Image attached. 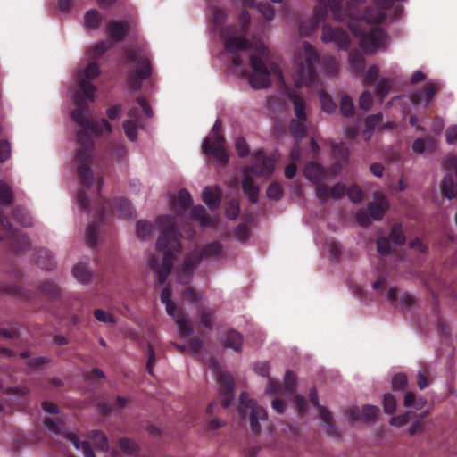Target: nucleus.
<instances>
[{
    "mask_svg": "<svg viewBox=\"0 0 457 457\" xmlns=\"http://www.w3.org/2000/svg\"><path fill=\"white\" fill-rule=\"evenodd\" d=\"M100 73L99 65L96 62L88 63L79 79V89L74 95L75 109L71 112V119L81 127L77 133V160L82 161L79 167V173L85 183L91 174L85 169V162H88L90 150L93 146L91 133L98 136L107 131L112 132V125L105 120H94L88 117L89 104L95 100L96 87L87 79H95Z\"/></svg>",
    "mask_w": 457,
    "mask_h": 457,
    "instance_id": "1",
    "label": "nucleus"
},
{
    "mask_svg": "<svg viewBox=\"0 0 457 457\" xmlns=\"http://www.w3.org/2000/svg\"><path fill=\"white\" fill-rule=\"evenodd\" d=\"M93 151H94V145L92 146L90 150V157L88 162H85L84 167L85 169L90 170V175L87 179V181L84 183L79 176V167L81 164L82 161L77 160V154L74 157V165L77 168V174L79 177V179L81 184V189L79 191L77 195V202L79 205V207L82 210L89 211L91 208V204H94V206L96 208V212L97 214V217L100 221H103L107 212L111 211L112 213L117 212L119 215L124 218H129L133 216V208L130 204V203L126 198H115L113 200H103L100 195V190L101 187L104 183V180L102 178L98 179L96 190L93 191L91 190V187L94 184V174L91 170V163H92V156H93Z\"/></svg>",
    "mask_w": 457,
    "mask_h": 457,
    "instance_id": "2",
    "label": "nucleus"
},
{
    "mask_svg": "<svg viewBox=\"0 0 457 457\" xmlns=\"http://www.w3.org/2000/svg\"><path fill=\"white\" fill-rule=\"evenodd\" d=\"M156 222L161 229L156 249L162 257L160 259L157 255L151 256L149 266L155 272L159 284L162 285L173 268L174 260L181 251L180 234L175 218L171 215L159 216Z\"/></svg>",
    "mask_w": 457,
    "mask_h": 457,
    "instance_id": "3",
    "label": "nucleus"
},
{
    "mask_svg": "<svg viewBox=\"0 0 457 457\" xmlns=\"http://www.w3.org/2000/svg\"><path fill=\"white\" fill-rule=\"evenodd\" d=\"M364 0H318L319 4L313 10V15L299 25V32L303 37L311 36L324 21L330 12L338 21L346 17H357V5Z\"/></svg>",
    "mask_w": 457,
    "mask_h": 457,
    "instance_id": "4",
    "label": "nucleus"
},
{
    "mask_svg": "<svg viewBox=\"0 0 457 457\" xmlns=\"http://www.w3.org/2000/svg\"><path fill=\"white\" fill-rule=\"evenodd\" d=\"M250 24L249 12L243 10L238 16L237 23L220 28V34L224 40V48L227 52L236 54L239 51L253 49V42L246 37L249 34Z\"/></svg>",
    "mask_w": 457,
    "mask_h": 457,
    "instance_id": "5",
    "label": "nucleus"
},
{
    "mask_svg": "<svg viewBox=\"0 0 457 457\" xmlns=\"http://www.w3.org/2000/svg\"><path fill=\"white\" fill-rule=\"evenodd\" d=\"M124 54L126 62L135 65V70L127 76L128 85L132 90H139L153 72L151 54L148 49L138 46L136 49H125Z\"/></svg>",
    "mask_w": 457,
    "mask_h": 457,
    "instance_id": "6",
    "label": "nucleus"
},
{
    "mask_svg": "<svg viewBox=\"0 0 457 457\" xmlns=\"http://www.w3.org/2000/svg\"><path fill=\"white\" fill-rule=\"evenodd\" d=\"M255 162L251 166L245 167L242 179V189L247 195L252 204H256L259 200V187L255 184L252 175L270 176L275 169V162L271 158L266 157L262 151L255 154Z\"/></svg>",
    "mask_w": 457,
    "mask_h": 457,
    "instance_id": "7",
    "label": "nucleus"
},
{
    "mask_svg": "<svg viewBox=\"0 0 457 457\" xmlns=\"http://www.w3.org/2000/svg\"><path fill=\"white\" fill-rule=\"evenodd\" d=\"M269 56V49L261 45L256 48V53L250 57L251 66L253 70L249 77V83L255 89L267 88L271 85L270 74L282 79V71L276 64L267 66L264 59Z\"/></svg>",
    "mask_w": 457,
    "mask_h": 457,
    "instance_id": "8",
    "label": "nucleus"
},
{
    "mask_svg": "<svg viewBox=\"0 0 457 457\" xmlns=\"http://www.w3.org/2000/svg\"><path fill=\"white\" fill-rule=\"evenodd\" d=\"M304 60L295 59V85L296 87H315L319 81L315 65L319 61L315 48L309 43H303Z\"/></svg>",
    "mask_w": 457,
    "mask_h": 457,
    "instance_id": "9",
    "label": "nucleus"
},
{
    "mask_svg": "<svg viewBox=\"0 0 457 457\" xmlns=\"http://www.w3.org/2000/svg\"><path fill=\"white\" fill-rule=\"evenodd\" d=\"M202 149L204 154L213 156L220 165L228 163V156L225 149V138L222 135L220 120L215 121L211 135L203 143Z\"/></svg>",
    "mask_w": 457,
    "mask_h": 457,
    "instance_id": "10",
    "label": "nucleus"
},
{
    "mask_svg": "<svg viewBox=\"0 0 457 457\" xmlns=\"http://www.w3.org/2000/svg\"><path fill=\"white\" fill-rule=\"evenodd\" d=\"M239 414L243 420L248 419L253 433H259L261 422H266L268 419L266 411L251 399L247 393H242L240 395Z\"/></svg>",
    "mask_w": 457,
    "mask_h": 457,
    "instance_id": "11",
    "label": "nucleus"
},
{
    "mask_svg": "<svg viewBox=\"0 0 457 457\" xmlns=\"http://www.w3.org/2000/svg\"><path fill=\"white\" fill-rule=\"evenodd\" d=\"M304 177L315 185L316 196L322 204L328 199V186L324 183L326 172L322 165L315 162H308L303 169Z\"/></svg>",
    "mask_w": 457,
    "mask_h": 457,
    "instance_id": "12",
    "label": "nucleus"
},
{
    "mask_svg": "<svg viewBox=\"0 0 457 457\" xmlns=\"http://www.w3.org/2000/svg\"><path fill=\"white\" fill-rule=\"evenodd\" d=\"M210 367L212 368L217 373L220 390L222 395L221 405L223 408H228L230 405L233 398V391L235 386L234 379L229 373L221 371L214 359L210 361Z\"/></svg>",
    "mask_w": 457,
    "mask_h": 457,
    "instance_id": "13",
    "label": "nucleus"
},
{
    "mask_svg": "<svg viewBox=\"0 0 457 457\" xmlns=\"http://www.w3.org/2000/svg\"><path fill=\"white\" fill-rule=\"evenodd\" d=\"M374 4L378 9L367 8L363 12L361 18L368 23L378 25L386 20V11L393 7L394 0H374Z\"/></svg>",
    "mask_w": 457,
    "mask_h": 457,
    "instance_id": "14",
    "label": "nucleus"
},
{
    "mask_svg": "<svg viewBox=\"0 0 457 457\" xmlns=\"http://www.w3.org/2000/svg\"><path fill=\"white\" fill-rule=\"evenodd\" d=\"M321 39L324 43H335L341 49H346L350 45L349 36L345 29L329 25L323 26Z\"/></svg>",
    "mask_w": 457,
    "mask_h": 457,
    "instance_id": "15",
    "label": "nucleus"
},
{
    "mask_svg": "<svg viewBox=\"0 0 457 457\" xmlns=\"http://www.w3.org/2000/svg\"><path fill=\"white\" fill-rule=\"evenodd\" d=\"M445 166L447 169H454L457 177V158L447 157L445 160ZM442 192L449 199L457 196V181L451 173H446L442 181Z\"/></svg>",
    "mask_w": 457,
    "mask_h": 457,
    "instance_id": "16",
    "label": "nucleus"
},
{
    "mask_svg": "<svg viewBox=\"0 0 457 457\" xmlns=\"http://www.w3.org/2000/svg\"><path fill=\"white\" fill-rule=\"evenodd\" d=\"M386 37V33L383 29L379 27L372 28L370 31L361 39V47L364 52L372 54L384 43Z\"/></svg>",
    "mask_w": 457,
    "mask_h": 457,
    "instance_id": "17",
    "label": "nucleus"
},
{
    "mask_svg": "<svg viewBox=\"0 0 457 457\" xmlns=\"http://www.w3.org/2000/svg\"><path fill=\"white\" fill-rule=\"evenodd\" d=\"M201 262V256L197 253L190 252L184 259L182 266L178 270V280L183 285L190 282L195 269Z\"/></svg>",
    "mask_w": 457,
    "mask_h": 457,
    "instance_id": "18",
    "label": "nucleus"
},
{
    "mask_svg": "<svg viewBox=\"0 0 457 457\" xmlns=\"http://www.w3.org/2000/svg\"><path fill=\"white\" fill-rule=\"evenodd\" d=\"M309 396H310V401H311L312 404L314 407H316L319 411V417L326 424V426L328 428V433L333 436H338L337 429L333 424V419H332L331 413L326 407H324L319 403L318 392H317L316 388L313 387L310 390Z\"/></svg>",
    "mask_w": 457,
    "mask_h": 457,
    "instance_id": "19",
    "label": "nucleus"
},
{
    "mask_svg": "<svg viewBox=\"0 0 457 457\" xmlns=\"http://www.w3.org/2000/svg\"><path fill=\"white\" fill-rule=\"evenodd\" d=\"M439 89L438 84L435 82L426 83L421 89L414 91L411 95V101L413 104L428 105Z\"/></svg>",
    "mask_w": 457,
    "mask_h": 457,
    "instance_id": "20",
    "label": "nucleus"
},
{
    "mask_svg": "<svg viewBox=\"0 0 457 457\" xmlns=\"http://www.w3.org/2000/svg\"><path fill=\"white\" fill-rule=\"evenodd\" d=\"M129 29L130 23L128 21H110L106 24V33L116 43L123 41Z\"/></svg>",
    "mask_w": 457,
    "mask_h": 457,
    "instance_id": "21",
    "label": "nucleus"
},
{
    "mask_svg": "<svg viewBox=\"0 0 457 457\" xmlns=\"http://www.w3.org/2000/svg\"><path fill=\"white\" fill-rule=\"evenodd\" d=\"M388 207V202L383 196L378 201L369 203L367 205V211L372 220H380L383 219Z\"/></svg>",
    "mask_w": 457,
    "mask_h": 457,
    "instance_id": "22",
    "label": "nucleus"
},
{
    "mask_svg": "<svg viewBox=\"0 0 457 457\" xmlns=\"http://www.w3.org/2000/svg\"><path fill=\"white\" fill-rule=\"evenodd\" d=\"M379 413V408L374 405H365L361 411L358 409L351 411V419L353 421L362 420L370 421L376 420Z\"/></svg>",
    "mask_w": 457,
    "mask_h": 457,
    "instance_id": "23",
    "label": "nucleus"
},
{
    "mask_svg": "<svg viewBox=\"0 0 457 457\" xmlns=\"http://www.w3.org/2000/svg\"><path fill=\"white\" fill-rule=\"evenodd\" d=\"M137 102L138 106L132 107L128 112L130 120H134L135 122H138L140 120L142 112H144L147 118L152 117L153 112L146 100L144 97H138Z\"/></svg>",
    "mask_w": 457,
    "mask_h": 457,
    "instance_id": "24",
    "label": "nucleus"
},
{
    "mask_svg": "<svg viewBox=\"0 0 457 457\" xmlns=\"http://www.w3.org/2000/svg\"><path fill=\"white\" fill-rule=\"evenodd\" d=\"M203 201L210 209H217L221 202L220 189L218 187H205L203 191Z\"/></svg>",
    "mask_w": 457,
    "mask_h": 457,
    "instance_id": "25",
    "label": "nucleus"
},
{
    "mask_svg": "<svg viewBox=\"0 0 457 457\" xmlns=\"http://www.w3.org/2000/svg\"><path fill=\"white\" fill-rule=\"evenodd\" d=\"M60 287L52 281H42L37 287L40 296L48 300L57 299L60 296Z\"/></svg>",
    "mask_w": 457,
    "mask_h": 457,
    "instance_id": "26",
    "label": "nucleus"
},
{
    "mask_svg": "<svg viewBox=\"0 0 457 457\" xmlns=\"http://www.w3.org/2000/svg\"><path fill=\"white\" fill-rule=\"evenodd\" d=\"M225 347L240 352L243 344V336L235 329L228 330L222 340Z\"/></svg>",
    "mask_w": 457,
    "mask_h": 457,
    "instance_id": "27",
    "label": "nucleus"
},
{
    "mask_svg": "<svg viewBox=\"0 0 457 457\" xmlns=\"http://www.w3.org/2000/svg\"><path fill=\"white\" fill-rule=\"evenodd\" d=\"M223 246L219 241H213L205 245L200 251L195 250L193 253H197L201 256V260L204 257H219L222 254Z\"/></svg>",
    "mask_w": 457,
    "mask_h": 457,
    "instance_id": "28",
    "label": "nucleus"
},
{
    "mask_svg": "<svg viewBox=\"0 0 457 457\" xmlns=\"http://www.w3.org/2000/svg\"><path fill=\"white\" fill-rule=\"evenodd\" d=\"M126 405L127 399L123 396H117L114 403L101 402L99 403L98 407L103 415H108L116 410L123 409Z\"/></svg>",
    "mask_w": 457,
    "mask_h": 457,
    "instance_id": "29",
    "label": "nucleus"
},
{
    "mask_svg": "<svg viewBox=\"0 0 457 457\" xmlns=\"http://www.w3.org/2000/svg\"><path fill=\"white\" fill-rule=\"evenodd\" d=\"M37 263L38 267L46 270H51L55 266L53 255L46 249H40L37 252Z\"/></svg>",
    "mask_w": 457,
    "mask_h": 457,
    "instance_id": "30",
    "label": "nucleus"
},
{
    "mask_svg": "<svg viewBox=\"0 0 457 457\" xmlns=\"http://www.w3.org/2000/svg\"><path fill=\"white\" fill-rule=\"evenodd\" d=\"M67 438L76 449H80L82 451L84 457H96L87 441L81 442L78 436L74 433H69Z\"/></svg>",
    "mask_w": 457,
    "mask_h": 457,
    "instance_id": "31",
    "label": "nucleus"
},
{
    "mask_svg": "<svg viewBox=\"0 0 457 457\" xmlns=\"http://www.w3.org/2000/svg\"><path fill=\"white\" fill-rule=\"evenodd\" d=\"M190 217L193 220L199 221L202 227H207L212 224L211 216L206 212L205 208L202 205L194 206L191 210Z\"/></svg>",
    "mask_w": 457,
    "mask_h": 457,
    "instance_id": "32",
    "label": "nucleus"
},
{
    "mask_svg": "<svg viewBox=\"0 0 457 457\" xmlns=\"http://www.w3.org/2000/svg\"><path fill=\"white\" fill-rule=\"evenodd\" d=\"M383 115L378 112L376 114L369 115L365 119V129L363 131V136L365 140H370L375 128L382 122Z\"/></svg>",
    "mask_w": 457,
    "mask_h": 457,
    "instance_id": "33",
    "label": "nucleus"
},
{
    "mask_svg": "<svg viewBox=\"0 0 457 457\" xmlns=\"http://www.w3.org/2000/svg\"><path fill=\"white\" fill-rule=\"evenodd\" d=\"M102 20L101 13L95 9L87 11L84 15V24L87 29H96L102 23Z\"/></svg>",
    "mask_w": 457,
    "mask_h": 457,
    "instance_id": "34",
    "label": "nucleus"
},
{
    "mask_svg": "<svg viewBox=\"0 0 457 457\" xmlns=\"http://www.w3.org/2000/svg\"><path fill=\"white\" fill-rule=\"evenodd\" d=\"M89 437L96 449L103 452L109 450L108 438L102 431L93 430L90 432Z\"/></svg>",
    "mask_w": 457,
    "mask_h": 457,
    "instance_id": "35",
    "label": "nucleus"
},
{
    "mask_svg": "<svg viewBox=\"0 0 457 457\" xmlns=\"http://www.w3.org/2000/svg\"><path fill=\"white\" fill-rule=\"evenodd\" d=\"M306 120L293 119L290 122L289 129L291 135L296 138L301 139L306 136L307 129L305 125Z\"/></svg>",
    "mask_w": 457,
    "mask_h": 457,
    "instance_id": "36",
    "label": "nucleus"
},
{
    "mask_svg": "<svg viewBox=\"0 0 457 457\" xmlns=\"http://www.w3.org/2000/svg\"><path fill=\"white\" fill-rule=\"evenodd\" d=\"M349 62L353 71L356 73H362L366 63L364 56L358 51H352L349 54Z\"/></svg>",
    "mask_w": 457,
    "mask_h": 457,
    "instance_id": "37",
    "label": "nucleus"
},
{
    "mask_svg": "<svg viewBox=\"0 0 457 457\" xmlns=\"http://www.w3.org/2000/svg\"><path fill=\"white\" fill-rule=\"evenodd\" d=\"M289 98L294 106V112L296 117L295 119L307 120L305 112L306 106L303 98L296 94H291Z\"/></svg>",
    "mask_w": 457,
    "mask_h": 457,
    "instance_id": "38",
    "label": "nucleus"
},
{
    "mask_svg": "<svg viewBox=\"0 0 457 457\" xmlns=\"http://www.w3.org/2000/svg\"><path fill=\"white\" fill-rule=\"evenodd\" d=\"M99 232V223L98 221H91L87 228H86V242L89 247H94L97 244Z\"/></svg>",
    "mask_w": 457,
    "mask_h": 457,
    "instance_id": "39",
    "label": "nucleus"
},
{
    "mask_svg": "<svg viewBox=\"0 0 457 457\" xmlns=\"http://www.w3.org/2000/svg\"><path fill=\"white\" fill-rule=\"evenodd\" d=\"M72 273L75 278L83 284L87 283L92 277V274L87 265L82 262H79L73 267Z\"/></svg>",
    "mask_w": 457,
    "mask_h": 457,
    "instance_id": "40",
    "label": "nucleus"
},
{
    "mask_svg": "<svg viewBox=\"0 0 457 457\" xmlns=\"http://www.w3.org/2000/svg\"><path fill=\"white\" fill-rule=\"evenodd\" d=\"M13 219L23 227H30L33 224L32 218L28 212L20 206H16L12 210Z\"/></svg>",
    "mask_w": 457,
    "mask_h": 457,
    "instance_id": "41",
    "label": "nucleus"
},
{
    "mask_svg": "<svg viewBox=\"0 0 457 457\" xmlns=\"http://www.w3.org/2000/svg\"><path fill=\"white\" fill-rule=\"evenodd\" d=\"M13 202V193L11 186L0 180V205L8 206Z\"/></svg>",
    "mask_w": 457,
    "mask_h": 457,
    "instance_id": "42",
    "label": "nucleus"
},
{
    "mask_svg": "<svg viewBox=\"0 0 457 457\" xmlns=\"http://www.w3.org/2000/svg\"><path fill=\"white\" fill-rule=\"evenodd\" d=\"M340 112L345 117H352L354 113L353 101L345 93L341 94Z\"/></svg>",
    "mask_w": 457,
    "mask_h": 457,
    "instance_id": "43",
    "label": "nucleus"
},
{
    "mask_svg": "<svg viewBox=\"0 0 457 457\" xmlns=\"http://www.w3.org/2000/svg\"><path fill=\"white\" fill-rule=\"evenodd\" d=\"M393 86L392 79L388 78H382L375 87V93L378 97L380 98V101L383 102L385 97L390 92Z\"/></svg>",
    "mask_w": 457,
    "mask_h": 457,
    "instance_id": "44",
    "label": "nucleus"
},
{
    "mask_svg": "<svg viewBox=\"0 0 457 457\" xmlns=\"http://www.w3.org/2000/svg\"><path fill=\"white\" fill-rule=\"evenodd\" d=\"M389 240H392L395 245L399 246L405 244L406 237L401 224L395 223L392 226L389 234Z\"/></svg>",
    "mask_w": 457,
    "mask_h": 457,
    "instance_id": "45",
    "label": "nucleus"
},
{
    "mask_svg": "<svg viewBox=\"0 0 457 457\" xmlns=\"http://www.w3.org/2000/svg\"><path fill=\"white\" fill-rule=\"evenodd\" d=\"M192 203V197L187 189H180L178 193L177 199L174 200V204L179 207L182 211L189 208Z\"/></svg>",
    "mask_w": 457,
    "mask_h": 457,
    "instance_id": "46",
    "label": "nucleus"
},
{
    "mask_svg": "<svg viewBox=\"0 0 457 457\" xmlns=\"http://www.w3.org/2000/svg\"><path fill=\"white\" fill-rule=\"evenodd\" d=\"M320 101L321 104L322 110L328 113H332L337 109V104L331 98V96L324 90H320L319 93Z\"/></svg>",
    "mask_w": 457,
    "mask_h": 457,
    "instance_id": "47",
    "label": "nucleus"
},
{
    "mask_svg": "<svg viewBox=\"0 0 457 457\" xmlns=\"http://www.w3.org/2000/svg\"><path fill=\"white\" fill-rule=\"evenodd\" d=\"M199 313L202 325L208 329H212L214 321V311L201 306Z\"/></svg>",
    "mask_w": 457,
    "mask_h": 457,
    "instance_id": "48",
    "label": "nucleus"
},
{
    "mask_svg": "<svg viewBox=\"0 0 457 457\" xmlns=\"http://www.w3.org/2000/svg\"><path fill=\"white\" fill-rule=\"evenodd\" d=\"M137 235L141 239L150 237L153 231V225L145 220H138L136 224Z\"/></svg>",
    "mask_w": 457,
    "mask_h": 457,
    "instance_id": "49",
    "label": "nucleus"
},
{
    "mask_svg": "<svg viewBox=\"0 0 457 457\" xmlns=\"http://www.w3.org/2000/svg\"><path fill=\"white\" fill-rule=\"evenodd\" d=\"M331 151L336 159L339 162H346L349 156V150L344 143L333 144Z\"/></svg>",
    "mask_w": 457,
    "mask_h": 457,
    "instance_id": "50",
    "label": "nucleus"
},
{
    "mask_svg": "<svg viewBox=\"0 0 457 457\" xmlns=\"http://www.w3.org/2000/svg\"><path fill=\"white\" fill-rule=\"evenodd\" d=\"M267 197L273 201H278L283 196V187L279 182H272L267 188Z\"/></svg>",
    "mask_w": 457,
    "mask_h": 457,
    "instance_id": "51",
    "label": "nucleus"
},
{
    "mask_svg": "<svg viewBox=\"0 0 457 457\" xmlns=\"http://www.w3.org/2000/svg\"><path fill=\"white\" fill-rule=\"evenodd\" d=\"M119 447L124 453L127 454L136 453L138 450V446L135 441L128 437H122L120 439Z\"/></svg>",
    "mask_w": 457,
    "mask_h": 457,
    "instance_id": "52",
    "label": "nucleus"
},
{
    "mask_svg": "<svg viewBox=\"0 0 457 457\" xmlns=\"http://www.w3.org/2000/svg\"><path fill=\"white\" fill-rule=\"evenodd\" d=\"M212 20L215 26H222L227 20L226 11L222 8L212 6L211 7Z\"/></svg>",
    "mask_w": 457,
    "mask_h": 457,
    "instance_id": "53",
    "label": "nucleus"
},
{
    "mask_svg": "<svg viewBox=\"0 0 457 457\" xmlns=\"http://www.w3.org/2000/svg\"><path fill=\"white\" fill-rule=\"evenodd\" d=\"M176 324L178 325L180 336L189 337L193 333V328L188 319L179 317L176 320Z\"/></svg>",
    "mask_w": 457,
    "mask_h": 457,
    "instance_id": "54",
    "label": "nucleus"
},
{
    "mask_svg": "<svg viewBox=\"0 0 457 457\" xmlns=\"http://www.w3.org/2000/svg\"><path fill=\"white\" fill-rule=\"evenodd\" d=\"M123 129L127 137L135 141L137 137V124L132 120H128L123 122Z\"/></svg>",
    "mask_w": 457,
    "mask_h": 457,
    "instance_id": "55",
    "label": "nucleus"
},
{
    "mask_svg": "<svg viewBox=\"0 0 457 457\" xmlns=\"http://www.w3.org/2000/svg\"><path fill=\"white\" fill-rule=\"evenodd\" d=\"M407 384L408 378L404 373H397L392 378V388L394 391L403 390Z\"/></svg>",
    "mask_w": 457,
    "mask_h": 457,
    "instance_id": "56",
    "label": "nucleus"
},
{
    "mask_svg": "<svg viewBox=\"0 0 457 457\" xmlns=\"http://www.w3.org/2000/svg\"><path fill=\"white\" fill-rule=\"evenodd\" d=\"M384 411L387 414H393L396 410V399L390 394H385L383 398Z\"/></svg>",
    "mask_w": 457,
    "mask_h": 457,
    "instance_id": "57",
    "label": "nucleus"
},
{
    "mask_svg": "<svg viewBox=\"0 0 457 457\" xmlns=\"http://www.w3.org/2000/svg\"><path fill=\"white\" fill-rule=\"evenodd\" d=\"M377 249L380 255L386 256L391 253V245L389 238L381 237L377 239Z\"/></svg>",
    "mask_w": 457,
    "mask_h": 457,
    "instance_id": "58",
    "label": "nucleus"
},
{
    "mask_svg": "<svg viewBox=\"0 0 457 457\" xmlns=\"http://www.w3.org/2000/svg\"><path fill=\"white\" fill-rule=\"evenodd\" d=\"M378 74H379V70H378V66H376V65L370 66L364 75L363 85L364 86L372 85L378 79Z\"/></svg>",
    "mask_w": 457,
    "mask_h": 457,
    "instance_id": "59",
    "label": "nucleus"
},
{
    "mask_svg": "<svg viewBox=\"0 0 457 457\" xmlns=\"http://www.w3.org/2000/svg\"><path fill=\"white\" fill-rule=\"evenodd\" d=\"M346 193V187L342 183H337L331 188L328 187V198L331 197L335 200L341 199Z\"/></svg>",
    "mask_w": 457,
    "mask_h": 457,
    "instance_id": "60",
    "label": "nucleus"
},
{
    "mask_svg": "<svg viewBox=\"0 0 457 457\" xmlns=\"http://www.w3.org/2000/svg\"><path fill=\"white\" fill-rule=\"evenodd\" d=\"M257 9L267 21H272L275 17V10L269 3H259Z\"/></svg>",
    "mask_w": 457,
    "mask_h": 457,
    "instance_id": "61",
    "label": "nucleus"
},
{
    "mask_svg": "<svg viewBox=\"0 0 457 457\" xmlns=\"http://www.w3.org/2000/svg\"><path fill=\"white\" fill-rule=\"evenodd\" d=\"M373 104V96L370 91H364L359 98V107L364 111H369Z\"/></svg>",
    "mask_w": 457,
    "mask_h": 457,
    "instance_id": "62",
    "label": "nucleus"
},
{
    "mask_svg": "<svg viewBox=\"0 0 457 457\" xmlns=\"http://www.w3.org/2000/svg\"><path fill=\"white\" fill-rule=\"evenodd\" d=\"M346 192L349 199L353 203H361L363 199V192L361 187L356 185L351 186Z\"/></svg>",
    "mask_w": 457,
    "mask_h": 457,
    "instance_id": "63",
    "label": "nucleus"
},
{
    "mask_svg": "<svg viewBox=\"0 0 457 457\" xmlns=\"http://www.w3.org/2000/svg\"><path fill=\"white\" fill-rule=\"evenodd\" d=\"M182 297L189 303H197L202 298L200 294L191 287L185 288L182 293Z\"/></svg>",
    "mask_w": 457,
    "mask_h": 457,
    "instance_id": "64",
    "label": "nucleus"
}]
</instances>
